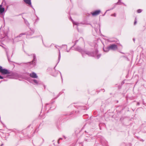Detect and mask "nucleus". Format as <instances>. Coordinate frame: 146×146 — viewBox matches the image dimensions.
I'll return each instance as SVG.
<instances>
[{"label": "nucleus", "instance_id": "obj_1", "mask_svg": "<svg viewBox=\"0 0 146 146\" xmlns=\"http://www.w3.org/2000/svg\"><path fill=\"white\" fill-rule=\"evenodd\" d=\"M0 72L4 75L9 74L10 73L9 70L3 68L1 66H0Z\"/></svg>", "mask_w": 146, "mask_h": 146}, {"label": "nucleus", "instance_id": "obj_2", "mask_svg": "<svg viewBox=\"0 0 146 146\" xmlns=\"http://www.w3.org/2000/svg\"><path fill=\"white\" fill-rule=\"evenodd\" d=\"M109 49L113 50H115L117 49V47L115 44H112L108 47Z\"/></svg>", "mask_w": 146, "mask_h": 146}, {"label": "nucleus", "instance_id": "obj_3", "mask_svg": "<svg viewBox=\"0 0 146 146\" xmlns=\"http://www.w3.org/2000/svg\"><path fill=\"white\" fill-rule=\"evenodd\" d=\"M30 76L31 77L33 78H38V76L36 75V74L34 72L31 73L30 74Z\"/></svg>", "mask_w": 146, "mask_h": 146}, {"label": "nucleus", "instance_id": "obj_4", "mask_svg": "<svg viewBox=\"0 0 146 146\" xmlns=\"http://www.w3.org/2000/svg\"><path fill=\"white\" fill-rule=\"evenodd\" d=\"M100 12V10H96L93 13H92V14L93 16H96L98 15Z\"/></svg>", "mask_w": 146, "mask_h": 146}, {"label": "nucleus", "instance_id": "obj_5", "mask_svg": "<svg viewBox=\"0 0 146 146\" xmlns=\"http://www.w3.org/2000/svg\"><path fill=\"white\" fill-rule=\"evenodd\" d=\"M4 11V8L2 7V5H0V13L1 14H2Z\"/></svg>", "mask_w": 146, "mask_h": 146}, {"label": "nucleus", "instance_id": "obj_6", "mask_svg": "<svg viewBox=\"0 0 146 146\" xmlns=\"http://www.w3.org/2000/svg\"><path fill=\"white\" fill-rule=\"evenodd\" d=\"M27 4L29 5H31V0H23Z\"/></svg>", "mask_w": 146, "mask_h": 146}, {"label": "nucleus", "instance_id": "obj_7", "mask_svg": "<svg viewBox=\"0 0 146 146\" xmlns=\"http://www.w3.org/2000/svg\"><path fill=\"white\" fill-rule=\"evenodd\" d=\"M110 49H109L108 47L107 48H104V51L106 52L108 51Z\"/></svg>", "mask_w": 146, "mask_h": 146}, {"label": "nucleus", "instance_id": "obj_8", "mask_svg": "<svg viewBox=\"0 0 146 146\" xmlns=\"http://www.w3.org/2000/svg\"><path fill=\"white\" fill-rule=\"evenodd\" d=\"M33 81L36 84L38 85V82L37 80H34Z\"/></svg>", "mask_w": 146, "mask_h": 146}, {"label": "nucleus", "instance_id": "obj_9", "mask_svg": "<svg viewBox=\"0 0 146 146\" xmlns=\"http://www.w3.org/2000/svg\"><path fill=\"white\" fill-rule=\"evenodd\" d=\"M141 11H142V10L141 9H139L137 11V12L138 13H140L141 12Z\"/></svg>", "mask_w": 146, "mask_h": 146}, {"label": "nucleus", "instance_id": "obj_10", "mask_svg": "<svg viewBox=\"0 0 146 146\" xmlns=\"http://www.w3.org/2000/svg\"><path fill=\"white\" fill-rule=\"evenodd\" d=\"M60 52H59V57H58V59H60Z\"/></svg>", "mask_w": 146, "mask_h": 146}, {"label": "nucleus", "instance_id": "obj_11", "mask_svg": "<svg viewBox=\"0 0 146 146\" xmlns=\"http://www.w3.org/2000/svg\"><path fill=\"white\" fill-rule=\"evenodd\" d=\"M36 58L35 57V55H34V58H33V61H35V60L36 59Z\"/></svg>", "mask_w": 146, "mask_h": 146}, {"label": "nucleus", "instance_id": "obj_12", "mask_svg": "<svg viewBox=\"0 0 146 146\" xmlns=\"http://www.w3.org/2000/svg\"><path fill=\"white\" fill-rule=\"evenodd\" d=\"M111 16L115 17L116 16V14L115 13L114 14H113L111 15Z\"/></svg>", "mask_w": 146, "mask_h": 146}, {"label": "nucleus", "instance_id": "obj_13", "mask_svg": "<svg viewBox=\"0 0 146 146\" xmlns=\"http://www.w3.org/2000/svg\"><path fill=\"white\" fill-rule=\"evenodd\" d=\"M136 23H137L136 19V18H135V22H134V25H135L136 24Z\"/></svg>", "mask_w": 146, "mask_h": 146}, {"label": "nucleus", "instance_id": "obj_14", "mask_svg": "<svg viewBox=\"0 0 146 146\" xmlns=\"http://www.w3.org/2000/svg\"><path fill=\"white\" fill-rule=\"evenodd\" d=\"M100 56H101V55H99L97 56V57L98 58H99L100 57Z\"/></svg>", "mask_w": 146, "mask_h": 146}, {"label": "nucleus", "instance_id": "obj_15", "mask_svg": "<svg viewBox=\"0 0 146 146\" xmlns=\"http://www.w3.org/2000/svg\"><path fill=\"white\" fill-rule=\"evenodd\" d=\"M73 23L75 25H77L78 23L77 22Z\"/></svg>", "mask_w": 146, "mask_h": 146}, {"label": "nucleus", "instance_id": "obj_16", "mask_svg": "<svg viewBox=\"0 0 146 146\" xmlns=\"http://www.w3.org/2000/svg\"><path fill=\"white\" fill-rule=\"evenodd\" d=\"M3 77L0 75V79H3Z\"/></svg>", "mask_w": 146, "mask_h": 146}, {"label": "nucleus", "instance_id": "obj_17", "mask_svg": "<svg viewBox=\"0 0 146 146\" xmlns=\"http://www.w3.org/2000/svg\"><path fill=\"white\" fill-rule=\"evenodd\" d=\"M3 145V144H2L1 145V146H2Z\"/></svg>", "mask_w": 146, "mask_h": 146}, {"label": "nucleus", "instance_id": "obj_18", "mask_svg": "<svg viewBox=\"0 0 146 146\" xmlns=\"http://www.w3.org/2000/svg\"><path fill=\"white\" fill-rule=\"evenodd\" d=\"M133 40H134V41H135V39H133Z\"/></svg>", "mask_w": 146, "mask_h": 146}, {"label": "nucleus", "instance_id": "obj_19", "mask_svg": "<svg viewBox=\"0 0 146 146\" xmlns=\"http://www.w3.org/2000/svg\"><path fill=\"white\" fill-rule=\"evenodd\" d=\"M70 1H71V0H70Z\"/></svg>", "mask_w": 146, "mask_h": 146}]
</instances>
